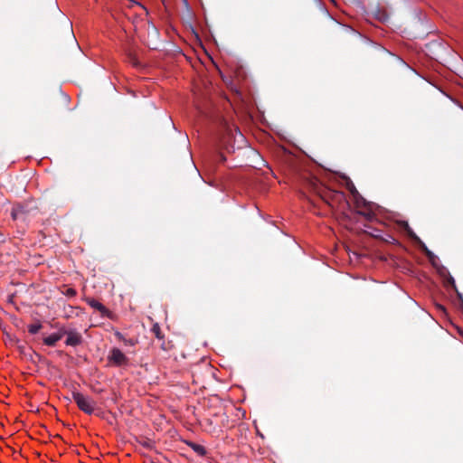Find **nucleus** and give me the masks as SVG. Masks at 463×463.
Here are the masks:
<instances>
[{
	"label": "nucleus",
	"instance_id": "nucleus-18",
	"mask_svg": "<svg viewBox=\"0 0 463 463\" xmlns=\"http://www.w3.org/2000/svg\"><path fill=\"white\" fill-rule=\"evenodd\" d=\"M67 297H74L76 296L77 292L74 288H69L66 289L65 293H64Z\"/></svg>",
	"mask_w": 463,
	"mask_h": 463
},
{
	"label": "nucleus",
	"instance_id": "nucleus-4",
	"mask_svg": "<svg viewBox=\"0 0 463 463\" xmlns=\"http://www.w3.org/2000/svg\"><path fill=\"white\" fill-rule=\"evenodd\" d=\"M108 362L109 365L120 367L127 365L129 359L120 349L113 347L108 355Z\"/></svg>",
	"mask_w": 463,
	"mask_h": 463
},
{
	"label": "nucleus",
	"instance_id": "nucleus-2",
	"mask_svg": "<svg viewBox=\"0 0 463 463\" xmlns=\"http://www.w3.org/2000/svg\"><path fill=\"white\" fill-rule=\"evenodd\" d=\"M305 186L310 192L318 195L332 209L345 212L350 207L345 194L341 191L334 190L320 182L316 176L307 177Z\"/></svg>",
	"mask_w": 463,
	"mask_h": 463
},
{
	"label": "nucleus",
	"instance_id": "nucleus-1",
	"mask_svg": "<svg viewBox=\"0 0 463 463\" xmlns=\"http://www.w3.org/2000/svg\"><path fill=\"white\" fill-rule=\"evenodd\" d=\"M348 189L353 196L357 213L364 216L367 222L364 224V232L386 243H397L398 240L393 234L391 225L385 222H380L374 218L373 205L359 194L353 184L348 185Z\"/></svg>",
	"mask_w": 463,
	"mask_h": 463
},
{
	"label": "nucleus",
	"instance_id": "nucleus-21",
	"mask_svg": "<svg viewBox=\"0 0 463 463\" xmlns=\"http://www.w3.org/2000/svg\"><path fill=\"white\" fill-rule=\"evenodd\" d=\"M147 47L150 48V49H154V50L157 49V46L151 45L150 43H147Z\"/></svg>",
	"mask_w": 463,
	"mask_h": 463
},
{
	"label": "nucleus",
	"instance_id": "nucleus-16",
	"mask_svg": "<svg viewBox=\"0 0 463 463\" xmlns=\"http://www.w3.org/2000/svg\"><path fill=\"white\" fill-rule=\"evenodd\" d=\"M395 225L404 231H407L410 235H411L413 233L406 222H399L395 223Z\"/></svg>",
	"mask_w": 463,
	"mask_h": 463
},
{
	"label": "nucleus",
	"instance_id": "nucleus-22",
	"mask_svg": "<svg viewBox=\"0 0 463 463\" xmlns=\"http://www.w3.org/2000/svg\"><path fill=\"white\" fill-rule=\"evenodd\" d=\"M133 64H134L135 66H137V61H134Z\"/></svg>",
	"mask_w": 463,
	"mask_h": 463
},
{
	"label": "nucleus",
	"instance_id": "nucleus-11",
	"mask_svg": "<svg viewBox=\"0 0 463 463\" xmlns=\"http://www.w3.org/2000/svg\"><path fill=\"white\" fill-rule=\"evenodd\" d=\"M42 327H43L42 323L40 321H37L34 324L29 325L27 326V329L31 335H35L42 329Z\"/></svg>",
	"mask_w": 463,
	"mask_h": 463
},
{
	"label": "nucleus",
	"instance_id": "nucleus-7",
	"mask_svg": "<svg viewBox=\"0 0 463 463\" xmlns=\"http://www.w3.org/2000/svg\"><path fill=\"white\" fill-rule=\"evenodd\" d=\"M87 303L94 309L100 312L103 317H109V309L99 301L94 298L87 299Z\"/></svg>",
	"mask_w": 463,
	"mask_h": 463
},
{
	"label": "nucleus",
	"instance_id": "nucleus-8",
	"mask_svg": "<svg viewBox=\"0 0 463 463\" xmlns=\"http://www.w3.org/2000/svg\"><path fill=\"white\" fill-rule=\"evenodd\" d=\"M115 336H116V338L118 341L123 342L124 345H128V346H134V345H136L137 344V339H136V338H127L120 332H116L115 333Z\"/></svg>",
	"mask_w": 463,
	"mask_h": 463
},
{
	"label": "nucleus",
	"instance_id": "nucleus-23",
	"mask_svg": "<svg viewBox=\"0 0 463 463\" xmlns=\"http://www.w3.org/2000/svg\"><path fill=\"white\" fill-rule=\"evenodd\" d=\"M162 348L165 349V350L166 349V347L165 346L164 344H162Z\"/></svg>",
	"mask_w": 463,
	"mask_h": 463
},
{
	"label": "nucleus",
	"instance_id": "nucleus-10",
	"mask_svg": "<svg viewBox=\"0 0 463 463\" xmlns=\"http://www.w3.org/2000/svg\"><path fill=\"white\" fill-rule=\"evenodd\" d=\"M188 445L198 455L204 456L206 454V449L203 446L194 442H189Z\"/></svg>",
	"mask_w": 463,
	"mask_h": 463
},
{
	"label": "nucleus",
	"instance_id": "nucleus-20",
	"mask_svg": "<svg viewBox=\"0 0 463 463\" xmlns=\"http://www.w3.org/2000/svg\"><path fill=\"white\" fill-rule=\"evenodd\" d=\"M324 15L326 18H327L329 21H331L334 24H338V22L335 21L331 15L327 13V11H323Z\"/></svg>",
	"mask_w": 463,
	"mask_h": 463
},
{
	"label": "nucleus",
	"instance_id": "nucleus-14",
	"mask_svg": "<svg viewBox=\"0 0 463 463\" xmlns=\"http://www.w3.org/2000/svg\"><path fill=\"white\" fill-rule=\"evenodd\" d=\"M24 213V207L21 204H15L12 209V218L14 220L18 219L19 215Z\"/></svg>",
	"mask_w": 463,
	"mask_h": 463
},
{
	"label": "nucleus",
	"instance_id": "nucleus-19",
	"mask_svg": "<svg viewBox=\"0 0 463 463\" xmlns=\"http://www.w3.org/2000/svg\"><path fill=\"white\" fill-rule=\"evenodd\" d=\"M141 445L148 449H151L153 448L152 442L149 439L144 440L140 442Z\"/></svg>",
	"mask_w": 463,
	"mask_h": 463
},
{
	"label": "nucleus",
	"instance_id": "nucleus-6",
	"mask_svg": "<svg viewBox=\"0 0 463 463\" xmlns=\"http://www.w3.org/2000/svg\"><path fill=\"white\" fill-rule=\"evenodd\" d=\"M63 336L62 329L57 333H53L43 338V344L47 346H55L57 342L60 341Z\"/></svg>",
	"mask_w": 463,
	"mask_h": 463
},
{
	"label": "nucleus",
	"instance_id": "nucleus-17",
	"mask_svg": "<svg viewBox=\"0 0 463 463\" xmlns=\"http://www.w3.org/2000/svg\"><path fill=\"white\" fill-rule=\"evenodd\" d=\"M422 250L430 260H432L435 258L433 252L430 251L424 244L422 245Z\"/></svg>",
	"mask_w": 463,
	"mask_h": 463
},
{
	"label": "nucleus",
	"instance_id": "nucleus-5",
	"mask_svg": "<svg viewBox=\"0 0 463 463\" xmlns=\"http://www.w3.org/2000/svg\"><path fill=\"white\" fill-rule=\"evenodd\" d=\"M63 335H66L65 345L69 346H77L81 344L82 336L80 333L74 330H64L62 329Z\"/></svg>",
	"mask_w": 463,
	"mask_h": 463
},
{
	"label": "nucleus",
	"instance_id": "nucleus-3",
	"mask_svg": "<svg viewBox=\"0 0 463 463\" xmlns=\"http://www.w3.org/2000/svg\"><path fill=\"white\" fill-rule=\"evenodd\" d=\"M72 399L77 404L78 408L88 415H91L96 409V402L90 396L74 391L72 392Z\"/></svg>",
	"mask_w": 463,
	"mask_h": 463
},
{
	"label": "nucleus",
	"instance_id": "nucleus-12",
	"mask_svg": "<svg viewBox=\"0 0 463 463\" xmlns=\"http://www.w3.org/2000/svg\"><path fill=\"white\" fill-rule=\"evenodd\" d=\"M152 334L159 340H162L164 338V335L161 331L160 326L156 323L151 327Z\"/></svg>",
	"mask_w": 463,
	"mask_h": 463
},
{
	"label": "nucleus",
	"instance_id": "nucleus-9",
	"mask_svg": "<svg viewBox=\"0 0 463 463\" xmlns=\"http://www.w3.org/2000/svg\"><path fill=\"white\" fill-rule=\"evenodd\" d=\"M123 5L128 8H134L137 7L143 13L146 14V8L138 2L134 0H124Z\"/></svg>",
	"mask_w": 463,
	"mask_h": 463
},
{
	"label": "nucleus",
	"instance_id": "nucleus-13",
	"mask_svg": "<svg viewBox=\"0 0 463 463\" xmlns=\"http://www.w3.org/2000/svg\"><path fill=\"white\" fill-rule=\"evenodd\" d=\"M375 18L379 20L381 23L384 24L389 20V15L386 12L377 10L374 14Z\"/></svg>",
	"mask_w": 463,
	"mask_h": 463
},
{
	"label": "nucleus",
	"instance_id": "nucleus-15",
	"mask_svg": "<svg viewBox=\"0 0 463 463\" xmlns=\"http://www.w3.org/2000/svg\"><path fill=\"white\" fill-rule=\"evenodd\" d=\"M61 26L64 29H72V23L64 14H61Z\"/></svg>",
	"mask_w": 463,
	"mask_h": 463
}]
</instances>
